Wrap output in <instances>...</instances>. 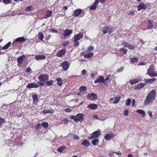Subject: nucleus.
Instances as JSON below:
<instances>
[{
    "instance_id": "obj_60",
    "label": "nucleus",
    "mask_w": 157,
    "mask_h": 157,
    "mask_svg": "<svg viewBox=\"0 0 157 157\" xmlns=\"http://www.w3.org/2000/svg\"><path fill=\"white\" fill-rule=\"evenodd\" d=\"M31 69L30 68H28L26 69V72L27 73H29L31 71Z\"/></svg>"
},
{
    "instance_id": "obj_31",
    "label": "nucleus",
    "mask_w": 157,
    "mask_h": 157,
    "mask_svg": "<svg viewBox=\"0 0 157 157\" xmlns=\"http://www.w3.org/2000/svg\"><path fill=\"white\" fill-rule=\"evenodd\" d=\"M38 37L39 39L40 40H42L44 38V36L43 34L41 32H39L38 34Z\"/></svg>"
},
{
    "instance_id": "obj_59",
    "label": "nucleus",
    "mask_w": 157,
    "mask_h": 157,
    "mask_svg": "<svg viewBox=\"0 0 157 157\" xmlns=\"http://www.w3.org/2000/svg\"><path fill=\"white\" fill-rule=\"evenodd\" d=\"M50 32H52V33H58V31L56 30L55 29H52L50 31Z\"/></svg>"
},
{
    "instance_id": "obj_11",
    "label": "nucleus",
    "mask_w": 157,
    "mask_h": 157,
    "mask_svg": "<svg viewBox=\"0 0 157 157\" xmlns=\"http://www.w3.org/2000/svg\"><path fill=\"white\" fill-rule=\"evenodd\" d=\"M137 8L138 10L140 11L142 9H146L147 8V6L145 4L142 2L137 6Z\"/></svg>"
},
{
    "instance_id": "obj_40",
    "label": "nucleus",
    "mask_w": 157,
    "mask_h": 157,
    "mask_svg": "<svg viewBox=\"0 0 157 157\" xmlns=\"http://www.w3.org/2000/svg\"><path fill=\"white\" fill-rule=\"evenodd\" d=\"M52 13V12L50 10H48L46 13V18H48L50 17Z\"/></svg>"
},
{
    "instance_id": "obj_63",
    "label": "nucleus",
    "mask_w": 157,
    "mask_h": 157,
    "mask_svg": "<svg viewBox=\"0 0 157 157\" xmlns=\"http://www.w3.org/2000/svg\"><path fill=\"white\" fill-rule=\"evenodd\" d=\"M69 43V42H66L63 43V45L64 46H66Z\"/></svg>"
},
{
    "instance_id": "obj_24",
    "label": "nucleus",
    "mask_w": 157,
    "mask_h": 157,
    "mask_svg": "<svg viewBox=\"0 0 157 157\" xmlns=\"http://www.w3.org/2000/svg\"><path fill=\"white\" fill-rule=\"evenodd\" d=\"M113 137V135L112 134H107L105 135V138L106 139V140H109L110 138Z\"/></svg>"
},
{
    "instance_id": "obj_6",
    "label": "nucleus",
    "mask_w": 157,
    "mask_h": 157,
    "mask_svg": "<svg viewBox=\"0 0 157 157\" xmlns=\"http://www.w3.org/2000/svg\"><path fill=\"white\" fill-rule=\"evenodd\" d=\"M44 84L43 83H42L40 82H37L36 83H30L27 85L26 87L29 89H30L33 88H38L40 86H41V85H43Z\"/></svg>"
},
{
    "instance_id": "obj_7",
    "label": "nucleus",
    "mask_w": 157,
    "mask_h": 157,
    "mask_svg": "<svg viewBox=\"0 0 157 157\" xmlns=\"http://www.w3.org/2000/svg\"><path fill=\"white\" fill-rule=\"evenodd\" d=\"M87 98L89 100H95L97 98V95L96 94L94 93L89 94L87 95Z\"/></svg>"
},
{
    "instance_id": "obj_55",
    "label": "nucleus",
    "mask_w": 157,
    "mask_h": 157,
    "mask_svg": "<svg viewBox=\"0 0 157 157\" xmlns=\"http://www.w3.org/2000/svg\"><path fill=\"white\" fill-rule=\"evenodd\" d=\"M72 110L70 109L67 108L65 110V111L67 113H69L71 112Z\"/></svg>"
},
{
    "instance_id": "obj_48",
    "label": "nucleus",
    "mask_w": 157,
    "mask_h": 157,
    "mask_svg": "<svg viewBox=\"0 0 157 157\" xmlns=\"http://www.w3.org/2000/svg\"><path fill=\"white\" fill-rule=\"evenodd\" d=\"M33 9V7L32 6H29L26 8V11H29Z\"/></svg>"
},
{
    "instance_id": "obj_1",
    "label": "nucleus",
    "mask_w": 157,
    "mask_h": 157,
    "mask_svg": "<svg viewBox=\"0 0 157 157\" xmlns=\"http://www.w3.org/2000/svg\"><path fill=\"white\" fill-rule=\"evenodd\" d=\"M156 96V92L155 90H152L147 96L144 102V105H147L149 104L150 103H152L155 99Z\"/></svg>"
},
{
    "instance_id": "obj_16",
    "label": "nucleus",
    "mask_w": 157,
    "mask_h": 157,
    "mask_svg": "<svg viewBox=\"0 0 157 157\" xmlns=\"http://www.w3.org/2000/svg\"><path fill=\"white\" fill-rule=\"evenodd\" d=\"M25 56L24 55H22L19 57L17 60V62L19 64H21L22 62L25 59Z\"/></svg>"
},
{
    "instance_id": "obj_39",
    "label": "nucleus",
    "mask_w": 157,
    "mask_h": 157,
    "mask_svg": "<svg viewBox=\"0 0 157 157\" xmlns=\"http://www.w3.org/2000/svg\"><path fill=\"white\" fill-rule=\"evenodd\" d=\"M45 83L47 86H50L53 83V81L52 80H50L48 81H46Z\"/></svg>"
},
{
    "instance_id": "obj_29",
    "label": "nucleus",
    "mask_w": 157,
    "mask_h": 157,
    "mask_svg": "<svg viewBox=\"0 0 157 157\" xmlns=\"http://www.w3.org/2000/svg\"><path fill=\"white\" fill-rule=\"evenodd\" d=\"M11 42H9L8 43H7L3 47H2V49L3 50H6V49H7L10 46L11 44Z\"/></svg>"
},
{
    "instance_id": "obj_15",
    "label": "nucleus",
    "mask_w": 157,
    "mask_h": 157,
    "mask_svg": "<svg viewBox=\"0 0 157 157\" xmlns=\"http://www.w3.org/2000/svg\"><path fill=\"white\" fill-rule=\"evenodd\" d=\"M35 59L37 60H44L45 59V57L44 55H39L36 56L35 57Z\"/></svg>"
},
{
    "instance_id": "obj_2",
    "label": "nucleus",
    "mask_w": 157,
    "mask_h": 157,
    "mask_svg": "<svg viewBox=\"0 0 157 157\" xmlns=\"http://www.w3.org/2000/svg\"><path fill=\"white\" fill-rule=\"evenodd\" d=\"M154 65L151 64L147 70V74L151 77H155L157 76V71H154Z\"/></svg>"
},
{
    "instance_id": "obj_52",
    "label": "nucleus",
    "mask_w": 157,
    "mask_h": 157,
    "mask_svg": "<svg viewBox=\"0 0 157 157\" xmlns=\"http://www.w3.org/2000/svg\"><path fill=\"white\" fill-rule=\"evenodd\" d=\"M124 115L126 116H127L128 114V111L127 109H126L124 111Z\"/></svg>"
},
{
    "instance_id": "obj_4",
    "label": "nucleus",
    "mask_w": 157,
    "mask_h": 157,
    "mask_svg": "<svg viewBox=\"0 0 157 157\" xmlns=\"http://www.w3.org/2000/svg\"><path fill=\"white\" fill-rule=\"evenodd\" d=\"M71 117L76 122L79 121L82 122L83 120V115L82 113H78L76 116H72Z\"/></svg>"
},
{
    "instance_id": "obj_44",
    "label": "nucleus",
    "mask_w": 157,
    "mask_h": 157,
    "mask_svg": "<svg viewBox=\"0 0 157 157\" xmlns=\"http://www.w3.org/2000/svg\"><path fill=\"white\" fill-rule=\"evenodd\" d=\"M127 13L128 15H132L135 14V12L132 10H128Z\"/></svg>"
},
{
    "instance_id": "obj_53",
    "label": "nucleus",
    "mask_w": 157,
    "mask_h": 157,
    "mask_svg": "<svg viewBox=\"0 0 157 157\" xmlns=\"http://www.w3.org/2000/svg\"><path fill=\"white\" fill-rule=\"evenodd\" d=\"M94 49V47L93 46H91L90 47L88 48L87 50L89 51H91L93 50Z\"/></svg>"
},
{
    "instance_id": "obj_5",
    "label": "nucleus",
    "mask_w": 157,
    "mask_h": 157,
    "mask_svg": "<svg viewBox=\"0 0 157 157\" xmlns=\"http://www.w3.org/2000/svg\"><path fill=\"white\" fill-rule=\"evenodd\" d=\"M114 31L113 28L111 26H105L103 28L102 32L103 34H105L107 33L110 34Z\"/></svg>"
},
{
    "instance_id": "obj_23",
    "label": "nucleus",
    "mask_w": 157,
    "mask_h": 157,
    "mask_svg": "<svg viewBox=\"0 0 157 157\" xmlns=\"http://www.w3.org/2000/svg\"><path fill=\"white\" fill-rule=\"evenodd\" d=\"M26 40L23 37H19L16 39L15 41L17 42H23L26 41Z\"/></svg>"
},
{
    "instance_id": "obj_41",
    "label": "nucleus",
    "mask_w": 157,
    "mask_h": 157,
    "mask_svg": "<svg viewBox=\"0 0 157 157\" xmlns=\"http://www.w3.org/2000/svg\"><path fill=\"white\" fill-rule=\"evenodd\" d=\"M65 147V146H61L58 148L57 151L59 152H62Z\"/></svg>"
},
{
    "instance_id": "obj_22",
    "label": "nucleus",
    "mask_w": 157,
    "mask_h": 157,
    "mask_svg": "<svg viewBox=\"0 0 157 157\" xmlns=\"http://www.w3.org/2000/svg\"><path fill=\"white\" fill-rule=\"evenodd\" d=\"M90 143L87 140H85L82 141L81 145L84 146L85 147H88L90 145Z\"/></svg>"
},
{
    "instance_id": "obj_13",
    "label": "nucleus",
    "mask_w": 157,
    "mask_h": 157,
    "mask_svg": "<svg viewBox=\"0 0 157 157\" xmlns=\"http://www.w3.org/2000/svg\"><path fill=\"white\" fill-rule=\"evenodd\" d=\"M98 4V0H96L92 5L89 7L90 9L91 10H95Z\"/></svg>"
},
{
    "instance_id": "obj_45",
    "label": "nucleus",
    "mask_w": 157,
    "mask_h": 157,
    "mask_svg": "<svg viewBox=\"0 0 157 157\" xmlns=\"http://www.w3.org/2000/svg\"><path fill=\"white\" fill-rule=\"evenodd\" d=\"M131 100L130 98H128L126 100V105L127 106L129 105L131 102Z\"/></svg>"
},
{
    "instance_id": "obj_56",
    "label": "nucleus",
    "mask_w": 157,
    "mask_h": 157,
    "mask_svg": "<svg viewBox=\"0 0 157 157\" xmlns=\"http://www.w3.org/2000/svg\"><path fill=\"white\" fill-rule=\"evenodd\" d=\"M41 125H41L40 124H37V125L36 126V129H38L40 128Z\"/></svg>"
},
{
    "instance_id": "obj_21",
    "label": "nucleus",
    "mask_w": 157,
    "mask_h": 157,
    "mask_svg": "<svg viewBox=\"0 0 157 157\" xmlns=\"http://www.w3.org/2000/svg\"><path fill=\"white\" fill-rule=\"evenodd\" d=\"M82 11V10L81 9H76L74 12V14L75 16L78 17L81 13Z\"/></svg>"
},
{
    "instance_id": "obj_37",
    "label": "nucleus",
    "mask_w": 157,
    "mask_h": 157,
    "mask_svg": "<svg viewBox=\"0 0 157 157\" xmlns=\"http://www.w3.org/2000/svg\"><path fill=\"white\" fill-rule=\"evenodd\" d=\"M41 125L45 128H48V123L46 122H44L42 123Z\"/></svg>"
},
{
    "instance_id": "obj_35",
    "label": "nucleus",
    "mask_w": 157,
    "mask_h": 157,
    "mask_svg": "<svg viewBox=\"0 0 157 157\" xmlns=\"http://www.w3.org/2000/svg\"><path fill=\"white\" fill-rule=\"evenodd\" d=\"M57 82V84L59 86H61L63 84V82H62V79L60 78H58L56 79Z\"/></svg>"
},
{
    "instance_id": "obj_32",
    "label": "nucleus",
    "mask_w": 157,
    "mask_h": 157,
    "mask_svg": "<svg viewBox=\"0 0 157 157\" xmlns=\"http://www.w3.org/2000/svg\"><path fill=\"white\" fill-rule=\"evenodd\" d=\"M121 98L120 96L116 97L115 98V100L113 103L114 104H117L118 103L120 100Z\"/></svg>"
},
{
    "instance_id": "obj_28",
    "label": "nucleus",
    "mask_w": 157,
    "mask_h": 157,
    "mask_svg": "<svg viewBox=\"0 0 157 157\" xmlns=\"http://www.w3.org/2000/svg\"><path fill=\"white\" fill-rule=\"evenodd\" d=\"M139 82V80L137 79H135L132 80H131L130 81V83L131 84L133 85L136 83H137Z\"/></svg>"
},
{
    "instance_id": "obj_49",
    "label": "nucleus",
    "mask_w": 157,
    "mask_h": 157,
    "mask_svg": "<svg viewBox=\"0 0 157 157\" xmlns=\"http://www.w3.org/2000/svg\"><path fill=\"white\" fill-rule=\"evenodd\" d=\"M5 122V120L4 119L0 117V126L2 124L4 123Z\"/></svg>"
},
{
    "instance_id": "obj_17",
    "label": "nucleus",
    "mask_w": 157,
    "mask_h": 157,
    "mask_svg": "<svg viewBox=\"0 0 157 157\" xmlns=\"http://www.w3.org/2000/svg\"><path fill=\"white\" fill-rule=\"evenodd\" d=\"M145 86V83H140L136 86L135 87V88L136 89L139 90L144 87Z\"/></svg>"
},
{
    "instance_id": "obj_3",
    "label": "nucleus",
    "mask_w": 157,
    "mask_h": 157,
    "mask_svg": "<svg viewBox=\"0 0 157 157\" xmlns=\"http://www.w3.org/2000/svg\"><path fill=\"white\" fill-rule=\"evenodd\" d=\"M48 78L49 76L47 74H41L38 77L39 80V81L38 82H40L43 83L44 85H41V86H45V82L46 81H48Z\"/></svg>"
},
{
    "instance_id": "obj_36",
    "label": "nucleus",
    "mask_w": 157,
    "mask_h": 157,
    "mask_svg": "<svg viewBox=\"0 0 157 157\" xmlns=\"http://www.w3.org/2000/svg\"><path fill=\"white\" fill-rule=\"evenodd\" d=\"M130 60L131 63H135L138 60V58L137 57L136 58H130Z\"/></svg>"
},
{
    "instance_id": "obj_33",
    "label": "nucleus",
    "mask_w": 157,
    "mask_h": 157,
    "mask_svg": "<svg viewBox=\"0 0 157 157\" xmlns=\"http://www.w3.org/2000/svg\"><path fill=\"white\" fill-rule=\"evenodd\" d=\"M98 139H94L92 140L91 143L94 145H96L97 144V143H98Z\"/></svg>"
},
{
    "instance_id": "obj_57",
    "label": "nucleus",
    "mask_w": 157,
    "mask_h": 157,
    "mask_svg": "<svg viewBox=\"0 0 157 157\" xmlns=\"http://www.w3.org/2000/svg\"><path fill=\"white\" fill-rule=\"evenodd\" d=\"M86 71L85 69H84L82 71L81 74L82 75H84V74L86 73Z\"/></svg>"
},
{
    "instance_id": "obj_58",
    "label": "nucleus",
    "mask_w": 157,
    "mask_h": 157,
    "mask_svg": "<svg viewBox=\"0 0 157 157\" xmlns=\"http://www.w3.org/2000/svg\"><path fill=\"white\" fill-rule=\"evenodd\" d=\"M135 102H136V101H135V99H133L132 100V106H133V107L135 106L134 104L135 103Z\"/></svg>"
},
{
    "instance_id": "obj_25",
    "label": "nucleus",
    "mask_w": 157,
    "mask_h": 157,
    "mask_svg": "<svg viewBox=\"0 0 157 157\" xmlns=\"http://www.w3.org/2000/svg\"><path fill=\"white\" fill-rule=\"evenodd\" d=\"M148 29H151L153 26L152 23L153 21L152 20L148 19Z\"/></svg>"
},
{
    "instance_id": "obj_20",
    "label": "nucleus",
    "mask_w": 157,
    "mask_h": 157,
    "mask_svg": "<svg viewBox=\"0 0 157 157\" xmlns=\"http://www.w3.org/2000/svg\"><path fill=\"white\" fill-rule=\"evenodd\" d=\"M156 80L155 78L151 79H145L144 81L145 83H152L154 81Z\"/></svg>"
},
{
    "instance_id": "obj_19",
    "label": "nucleus",
    "mask_w": 157,
    "mask_h": 157,
    "mask_svg": "<svg viewBox=\"0 0 157 157\" xmlns=\"http://www.w3.org/2000/svg\"><path fill=\"white\" fill-rule=\"evenodd\" d=\"M73 31L72 30L66 29L64 31V36H69L72 33Z\"/></svg>"
},
{
    "instance_id": "obj_46",
    "label": "nucleus",
    "mask_w": 157,
    "mask_h": 157,
    "mask_svg": "<svg viewBox=\"0 0 157 157\" xmlns=\"http://www.w3.org/2000/svg\"><path fill=\"white\" fill-rule=\"evenodd\" d=\"M2 2L5 4H8L11 3L10 0H3Z\"/></svg>"
},
{
    "instance_id": "obj_18",
    "label": "nucleus",
    "mask_w": 157,
    "mask_h": 157,
    "mask_svg": "<svg viewBox=\"0 0 157 157\" xmlns=\"http://www.w3.org/2000/svg\"><path fill=\"white\" fill-rule=\"evenodd\" d=\"M88 108H90L93 110H95L97 108L98 106L95 104H90L87 106Z\"/></svg>"
},
{
    "instance_id": "obj_47",
    "label": "nucleus",
    "mask_w": 157,
    "mask_h": 157,
    "mask_svg": "<svg viewBox=\"0 0 157 157\" xmlns=\"http://www.w3.org/2000/svg\"><path fill=\"white\" fill-rule=\"evenodd\" d=\"M74 46H78L79 45V43L78 42V41L76 40H74Z\"/></svg>"
},
{
    "instance_id": "obj_10",
    "label": "nucleus",
    "mask_w": 157,
    "mask_h": 157,
    "mask_svg": "<svg viewBox=\"0 0 157 157\" xmlns=\"http://www.w3.org/2000/svg\"><path fill=\"white\" fill-rule=\"evenodd\" d=\"M69 64L67 61L63 62L61 64V66L62 67L64 71H66L68 69L69 67Z\"/></svg>"
},
{
    "instance_id": "obj_12",
    "label": "nucleus",
    "mask_w": 157,
    "mask_h": 157,
    "mask_svg": "<svg viewBox=\"0 0 157 157\" xmlns=\"http://www.w3.org/2000/svg\"><path fill=\"white\" fill-rule=\"evenodd\" d=\"M66 51L64 49H61L59 50L57 54V56L59 57H61L65 55Z\"/></svg>"
},
{
    "instance_id": "obj_51",
    "label": "nucleus",
    "mask_w": 157,
    "mask_h": 157,
    "mask_svg": "<svg viewBox=\"0 0 157 157\" xmlns=\"http://www.w3.org/2000/svg\"><path fill=\"white\" fill-rule=\"evenodd\" d=\"M73 136L74 139L75 140H78L79 139L78 136L74 134L73 135Z\"/></svg>"
},
{
    "instance_id": "obj_38",
    "label": "nucleus",
    "mask_w": 157,
    "mask_h": 157,
    "mask_svg": "<svg viewBox=\"0 0 157 157\" xmlns=\"http://www.w3.org/2000/svg\"><path fill=\"white\" fill-rule=\"evenodd\" d=\"M87 88L84 86H81L79 89V91L81 92H83L85 90H86Z\"/></svg>"
},
{
    "instance_id": "obj_27",
    "label": "nucleus",
    "mask_w": 157,
    "mask_h": 157,
    "mask_svg": "<svg viewBox=\"0 0 157 157\" xmlns=\"http://www.w3.org/2000/svg\"><path fill=\"white\" fill-rule=\"evenodd\" d=\"M136 112L140 114L144 117L145 115V112L143 110L138 109L137 110Z\"/></svg>"
},
{
    "instance_id": "obj_64",
    "label": "nucleus",
    "mask_w": 157,
    "mask_h": 157,
    "mask_svg": "<svg viewBox=\"0 0 157 157\" xmlns=\"http://www.w3.org/2000/svg\"><path fill=\"white\" fill-rule=\"evenodd\" d=\"M148 113V114H149L150 116L151 117H152V112L151 111H149Z\"/></svg>"
},
{
    "instance_id": "obj_34",
    "label": "nucleus",
    "mask_w": 157,
    "mask_h": 157,
    "mask_svg": "<svg viewBox=\"0 0 157 157\" xmlns=\"http://www.w3.org/2000/svg\"><path fill=\"white\" fill-rule=\"evenodd\" d=\"M54 112V110H43V112L45 114L50 113H53Z\"/></svg>"
},
{
    "instance_id": "obj_42",
    "label": "nucleus",
    "mask_w": 157,
    "mask_h": 157,
    "mask_svg": "<svg viewBox=\"0 0 157 157\" xmlns=\"http://www.w3.org/2000/svg\"><path fill=\"white\" fill-rule=\"evenodd\" d=\"M33 99V102H36L37 100V96L36 94L33 95L32 96Z\"/></svg>"
},
{
    "instance_id": "obj_9",
    "label": "nucleus",
    "mask_w": 157,
    "mask_h": 157,
    "mask_svg": "<svg viewBox=\"0 0 157 157\" xmlns=\"http://www.w3.org/2000/svg\"><path fill=\"white\" fill-rule=\"evenodd\" d=\"M100 130L96 131L93 132L90 137L89 139H92L93 138H97L100 135Z\"/></svg>"
},
{
    "instance_id": "obj_43",
    "label": "nucleus",
    "mask_w": 157,
    "mask_h": 157,
    "mask_svg": "<svg viewBox=\"0 0 157 157\" xmlns=\"http://www.w3.org/2000/svg\"><path fill=\"white\" fill-rule=\"evenodd\" d=\"M119 51L122 52L124 55L126 54L127 52V50L124 48H122L120 49Z\"/></svg>"
},
{
    "instance_id": "obj_30",
    "label": "nucleus",
    "mask_w": 157,
    "mask_h": 157,
    "mask_svg": "<svg viewBox=\"0 0 157 157\" xmlns=\"http://www.w3.org/2000/svg\"><path fill=\"white\" fill-rule=\"evenodd\" d=\"M127 48H128L130 49L133 50L135 49V46L134 45H132L131 44H128Z\"/></svg>"
},
{
    "instance_id": "obj_8",
    "label": "nucleus",
    "mask_w": 157,
    "mask_h": 157,
    "mask_svg": "<svg viewBox=\"0 0 157 157\" xmlns=\"http://www.w3.org/2000/svg\"><path fill=\"white\" fill-rule=\"evenodd\" d=\"M105 79L104 78V77L102 76H100L98 77V79H97L94 81V83H97L98 82L104 83L105 82Z\"/></svg>"
},
{
    "instance_id": "obj_54",
    "label": "nucleus",
    "mask_w": 157,
    "mask_h": 157,
    "mask_svg": "<svg viewBox=\"0 0 157 157\" xmlns=\"http://www.w3.org/2000/svg\"><path fill=\"white\" fill-rule=\"evenodd\" d=\"M124 69V67L123 68H121L120 69H118L117 70V72L118 73H119L121 72H122L123 71Z\"/></svg>"
},
{
    "instance_id": "obj_61",
    "label": "nucleus",
    "mask_w": 157,
    "mask_h": 157,
    "mask_svg": "<svg viewBox=\"0 0 157 157\" xmlns=\"http://www.w3.org/2000/svg\"><path fill=\"white\" fill-rule=\"evenodd\" d=\"M68 122V120L67 119H65L63 120V123L65 124H67Z\"/></svg>"
},
{
    "instance_id": "obj_14",
    "label": "nucleus",
    "mask_w": 157,
    "mask_h": 157,
    "mask_svg": "<svg viewBox=\"0 0 157 157\" xmlns=\"http://www.w3.org/2000/svg\"><path fill=\"white\" fill-rule=\"evenodd\" d=\"M83 36V34L82 33H79L76 35L74 36V40L78 41L80 40L82 38Z\"/></svg>"
},
{
    "instance_id": "obj_50",
    "label": "nucleus",
    "mask_w": 157,
    "mask_h": 157,
    "mask_svg": "<svg viewBox=\"0 0 157 157\" xmlns=\"http://www.w3.org/2000/svg\"><path fill=\"white\" fill-rule=\"evenodd\" d=\"M128 43L125 42H123L121 43V45H123V47H127V45H128Z\"/></svg>"
},
{
    "instance_id": "obj_62",
    "label": "nucleus",
    "mask_w": 157,
    "mask_h": 157,
    "mask_svg": "<svg viewBox=\"0 0 157 157\" xmlns=\"http://www.w3.org/2000/svg\"><path fill=\"white\" fill-rule=\"evenodd\" d=\"M93 117L95 118L96 119H98V117L97 115H94L93 116Z\"/></svg>"
},
{
    "instance_id": "obj_26",
    "label": "nucleus",
    "mask_w": 157,
    "mask_h": 157,
    "mask_svg": "<svg viewBox=\"0 0 157 157\" xmlns=\"http://www.w3.org/2000/svg\"><path fill=\"white\" fill-rule=\"evenodd\" d=\"M94 54L93 53H89L88 54H85L84 56V57L86 58H89L91 57L94 55Z\"/></svg>"
}]
</instances>
